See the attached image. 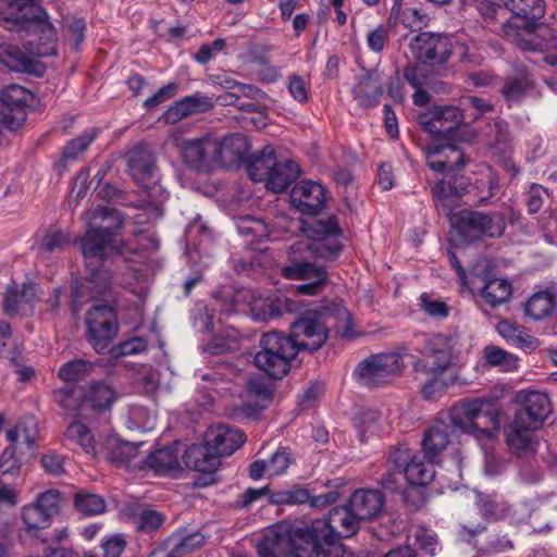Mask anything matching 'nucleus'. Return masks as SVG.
Instances as JSON below:
<instances>
[{"label": "nucleus", "mask_w": 557, "mask_h": 557, "mask_svg": "<svg viewBox=\"0 0 557 557\" xmlns=\"http://www.w3.org/2000/svg\"><path fill=\"white\" fill-rule=\"evenodd\" d=\"M383 504L384 499L379 491L361 488L352 493L348 505L359 520H368L381 511Z\"/></svg>", "instance_id": "30"}, {"label": "nucleus", "mask_w": 557, "mask_h": 557, "mask_svg": "<svg viewBox=\"0 0 557 557\" xmlns=\"http://www.w3.org/2000/svg\"><path fill=\"white\" fill-rule=\"evenodd\" d=\"M404 369L405 362L399 354H377L361 361L356 368V375L363 385L380 386L400 376Z\"/></svg>", "instance_id": "9"}, {"label": "nucleus", "mask_w": 557, "mask_h": 557, "mask_svg": "<svg viewBox=\"0 0 557 557\" xmlns=\"http://www.w3.org/2000/svg\"><path fill=\"white\" fill-rule=\"evenodd\" d=\"M409 50L412 57L421 63L431 61L443 63L451 54L447 38L433 33H420L412 37Z\"/></svg>", "instance_id": "16"}, {"label": "nucleus", "mask_w": 557, "mask_h": 557, "mask_svg": "<svg viewBox=\"0 0 557 557\" xmlns=\"http://www.w3.org/2000/svg\"><path fill=\"white\" fill-rule=\"evenodd\" d=\"M69 242H70V238L65 233L60 232V231H54V232L48 233L44 237V239L39 246V249L42 253H51V252H54V251L63 248Z\"/></svg>", "instance_id": "60"}, {"label": "nucleus", "mask_w": 557, "mask_h": 557, "mask_svg": "<svg viewBox=\"0 0 557 557\" xmlns=\"http://www.w3.org/2000/svg\"><path fill=\"white\" fill-rule=\"evenodd\" d=\"M288 527H271L257 545L259 557H295L288 545Z\"/></svg>", "instance_id": "23"}, {"label": "nucleus", "mask_w": 557, "mask_h": 557, "mask_svg": "<svg viewBox=\"0 0 557 557\" xmlns=\"http://www.w3.org/2000/svg\"><path fill=\"white\" fill-rule=\"evenodd\" d=\"M85 235L81 239V249L91 280H96L98 268L111 256L124 255L126 244L117 233L123 227L121 213L107 206L91 208L84 213Z\"/></svg>", "instance_id": "3"}, {"label": "nucleus", "mask_w": 557, "mask_h": 557, "mask_svg": "<svg viewBox=\"0 0 557 557\" xmlns=\"http://www.w3.org/2000/svg\"><path fill=\"white\" fill-rule=\"evenodd\" d=\"M557 311V286L549 285L534 292L524 302L523 312L533 321L549 319Z\"/></svg>", "instance_id": "20"}, {"label": "nucleus", "mask_w": 557, "mask_h": 557, "mask_svg": "<svg viewBox=\"0 0 557 557\" xmlns=\"http://www.w3.org/2000/svg\"><path fill=\"white\" fill-rule=\"evenodd\" d=\"M26 108V90L20 86L9 87L0 98V109Z\"/></svg>", "instance_id": "54"}, {"label": "nucleus", "mask_w": 557, "mask_h": 557, "mask_svg": "<svg viewBox=\"0 0 557 557\" xmlns=\"http://www.w3.org/2000/svg\"><path fill=\"white\" fill-rule=\"evenodd\" d=\"M26 121V110L22 107L12 109H0V124L8 129L16 131Z\"/></svg>", "instance_id": "55"}, {"label": "nucleus", "mask_w": 557, "mask_h": 557, "mask_svg": "<svg viewBox=\"0 0 557 557\" xmlns=\"http://www.w3.org/2000/svg\"><path fill=\"white\" fill-rule=\"evenodd\" d=\"M117 395L112 386L106 383L89 384L82 392V409L88 414L110 410Z\"/></svg>", "instance_id": "26"}, {"label": "nucleus", "mask_w": 557, "mask_h": 557, "mask_svg": "<svg viewBox=\"0 0 557 557\" xmlns=\"http://www.w3.org/2000/svg\"><path fill=\"white\" fill-rule=\"evenodd\" d=\"M36 299V287L32 284H24L21 289L8 287L4 295V310L9 314L27 312L32 310Z\"/></svg>", "instance_id": "36"}, {"label": "nucleus", "mask_w": 557, "mask_h": 557, "mask_svg": "<svg viewBox=\"0 0 557 557\" xmlns=\"http://www.w3.org/2000/svg\"><path fill=\"white\" fill-rule=\"evenodd\" d=\"M268 462V475L278 476L286 472L290 465L289 453L282 448L277 449L270 458Z\"/></svg>", "instance_id": "56"}, {"label": "nucleus", "mask_w": 557, "mask_h": 557, "mask_svg": "<svg viewBox=\"0 0 557 557\" xmlns=\"http://www.w3.org/2000/svg\"><path fill=\"white\" fill-rule=\"evenodd\" d=\"M459 233L469 239L497 237L505 231V219L497 212L461 211L457 215Z\"/></svg>", "instance_id": "11"}, {"label": "nucleus", "mask_w": 557, "mask_h": 557, "mask_svg": "<svg viewBox=\"0 0 557 557\" xmlns=\"http://www.w3.org/2000/svg\"><path fill=\"white\" fill-rule=\"evenodd\" d=\"M162 523V517L154 510H144L136 519V527L140 531L151 532Z\"/></svg>", "instance_id": "64"}, {"label": "nucleus", "mask_w": 557, "mask_h": 557, "mask_svg": "<svg viewBox=\"0 0 557 557\" xmlns=\"http://www.w3.org/2000/svg\"><path fill=\"white\" fill-rule=\"evenodd\" d=\"M26 24L28 53L37 57H50L57 53L55 29L47 12L35 14Z\"/></svg>", "instance_id": "15"}, {"label": "nucleus", "mask_w": 557, "mask_h": 557, "mask_svg": "<svg viewBox=\"0 0 557 557\" xmlns=\"http://www.w3.org/2000/svg\"><path fill=\"white\" fill-rule=\"evenodd\" d=\"M237 231L253 249H261L260 244L269 238L271 231L264 221L253 216H243L237 221Z\"/></svg>", "instance_id": "39"}, {"label": "nucleus", "mask_w": 557, "mask_h": 557, "mask_svg": "<svg viewBox=\"0 0 557 557\" xmlns=\"http://www.w3.org/2000/svg\"><path fill=\"white\" fill-rule=\"evenodd\" d=\"M485 361L491 367H499L503 371L510 372L518 368L519 359L497 346H486L483 350Z\"/></svg>", "instance_id": "45"}, {"label": "nucleus", "mask_w": 557, "mask_h": 557, "mask_svg": "<svg viewBox=\"0 0 557 557\" xmlns=\"http://www.w3.org/2000/svg\"><path fill=\"white\" fill-rule=\"evenodd\" d=\"M421 310L431 318L444 319L449 313V308L441 299L433 298L428 294H422L419 298Z\"/></svg>", "instance_id": "52"}, {"label": "nucleus", "mask_w": 557, "mask_h": 557, "mask_svg": "<svg viewBox=\"0 0 557 557\" xmlns=\"http://www.w3.org/2000/svg\"><path fill=\"white\" fill-rule=\"evenodd\" d=\"M90 418V414L88 418L75 417L64 432V440L67 444L81 448L86 455L95 458L98 454L95 434L91 428L84 422V420L89 421Z\"/></svg>", "instance_id": "28"}, {"label": "nucleus", "mask_w": 557, "mask_h": 557, "mask_svg": "<svg viewBox=\"0 0 557 557\" xmlns=\"http://www.w3.org/2000/svg\"><path fill=\"white\" fill-rule=\"evenodd\" d=\"M382 95L381 79L372 74L361 77L354 87V98L363 108L377 106Z\"/></svg>", "instance_id": "35"}, {"label": "nucleus", "mask_w": 557, "mask_h": 557, "mask_svg": "<svg viewBox=\"0 0 557 557\" xmlns=\"http://www.w3.org/2000/svg\"><path fill=\"white\" fill-rule=\"evenodd\" d=\"M212 108L213 102L209 97L195 94L175 101L166 109L162 119L166 124H175L189 115L206 112Z\"/></svg>", "instance_id": "25"}, {"label": "nucleus", "mask_w": 557, "mask_h": 557, "mask_svg": "<svg viewBox=\"0 0 557 557\" xmlns=\"http://www.w3.org/2000/svg\"><path fill=\"white\" fill-rule=\"evenodd\" d=\"M178 86L176 83H169L164 86H162L156 94H153L151 97L147 98L144 101V108L145 109H153L158 107L159 104L165 102L169 99H172L177 95Z\"/></svg>", "instance_id": "59"}, {"label": "nucleus", "mask_w": 557, "mask_h": 557, "mask_svg": "<svg viewBox=\"0 0 557 557\" xmlns=\"http://www.w3.org/2000/svg\"><path fill=\"white\" fill-rule=\"evenodd\" d=\"M92 364L82 359H74L64 363L59 370V377L65 382L83 380L91 370Z\"/></svg>", "instance_id": "49"}, {"label": "nucleus", "mask_w": 557, "mask_h": 557, "mask_svg": "<svg viewBox=\"0 0 557 557\" xmlns=\"http://www.w3.org/2000/svg\"><path fill=\"white\" fill-rule=\"evenodd\" d=\"M463 112L455 106L434 107L419 115L422 128L434 135L450 132L463 123Z\"/></svg>", "instance_id": "17"}, {"label": "nucleus", "mask_w": 557, "mask_h": 557, "mask_svg": "<svg viewBox=\"0 0 557 557\" xmlns=\"http://www.w3.org/2000/svg\"><path fill=\"white\" fill-rule=\"evenodd\" d=\"M480 294L487 305L496 307L509 300L512 286L505 277L485 276Z\"/></svg>", "instance_id": "37"}, {"label": "nucleus", "mask_w": 557, "mask_h": 557, "mask_svg": "<svg viewBox=\"0 0 557 557\" xmlns=\"http://www.w3.org/2000/svg\"><path fill=\"white\" fill-rule=\"evenodd\" d=\"M454 430L446 419H437L425 432L422 448L426 459L437 460L441 453L453 442Z\"/></svg>", "instance_id": "21"}, {"label": "nucleus", "mask_w": 557, "mask_h": 557, "mask_svg": "<svg viewBox=\"0 0 557 557\" xmlns=\"http://www.w3.org/2000/svg\"><path fill=\"white\" fill-rule=\"evenodd\" d=\"M298 350H317L327 338V327L321 321V315L317 312H310L290 326L289 336H286Z\"/></svg>", "instance_id": "12"}, {"label": "nucleus", "mask_w": 557, "mask_h": 557, "mask_svg": "<svg viewBox=\"0 0 557 557\" xmlns=\"http://www.w3.org/2000/svg\"><path fill=\"white\" fill-rule=\"evenodd\" d=\"M184 163L196 172H210L216 169L214 157V135L206 134L194 139L177 143Z\"/></svg>", "instance_id": "13"}, {"label": "nucleus", "mask_w": 557, "mask_h": 557, "mask_svg": "<svg viewBox=\"0 0 557 557\" xmlns=\"http://www.w3.org/2000/svg\"><path fill=\"white\" fill-rule=\"evenodd\" d=\"M97 137V132L95 129L84 133L82 136L76 137L69 141V144L63 149V156L65 159H75L78 154L84 152L89 145Z\"/></svg>", "instance_id": "53"}, {"label": "nucleus", "mask_w": 557, "mask_h": 557, "mask_svg": "<svg viewBox=\"0 0 557 557\" xmlns=\"http://www.w3.org/2000/svg\"><path fill=\"white\" fill-rule=\"evenodd\" d=\"M178 457L177 447L169 446L151 453L147 458H144L143 465L158 475H170L180 469Z\"/></svg>", "instance_id": "34"}, {"label": "nucleus", "mask_w": 557, "mask_h": 557, "mask_svg": "<svg viewBox=\"0 0 557 557\" xmlns=\"http://www.w3.org/2000/svg\"><path fill=\"white\" fill-rule=\"evenodd\" d=\"M22 519L27 527V531L32 532L45 529L51 524L52 518L40 508L35 502L22 509Z\"/></svg>", "instance_id": "47"}, {"label": "nucleus", "mask_w": 557, "mask_h": 557, "mask_svg": "<svg viewBox=\"0 0 557 557\" xmlns=\"http://www.w3.org/2000/svg\"><path fill=\"white\" fill-rule=\"evenodd\" d=\"M429 376L428 381L422 385L421 394L424 399L433 400L441 396L447 387L446 381L443 375L425 374Z\"/></svg>", "instance_id": "58"}, {"label": "nucleus", "mask_w": 557, "mask_h": 557, "mask_svg": "<svg viewBox=\"0 0 557 557\" xmlns=\"http://www.w3.org/2000/svg\"><path fill=\"white\" fill-rule=\"evenodd\" d=\"M496 329L504 339L525 352H531L540 346L539 338L530 334L524 326L503 320L497 323Z\"/></svg>", "instance_id": "32"}, {"label": "nucleus", "mask_w": 557, "mask_h": 557, "mask_svg": "<svg viewBox=\"0 0 557 557\" xmlns=\"http://www.w3.org/2000/svg\"><path fill=\"white\" fill-rule=\"evenodd\" d=\"M55 403L69 412H74L75 417L88 418V413L82 409V394L77 395L72 387H62L54 392Z\"/></svg>", "instance_id": "46"}, {"label": "nucleus", "mask_w": 557, "mask_h": 557, "mask_svg": "<svg viewBox=\"0 0 557 557\" xmlns=\"http://www.w3.org/2000/svg\"><path fill=\"white\" fill-rule=\"evenodd\" d=\"M4 2L12 11H16V14H12V18L18 22L27 23L29 18H34L35 14L45 12L35 7V0H4Z\"/></svg>", "instance_id": "50"}, {"label": "nucleus", "mask_w": 557, "mask_h": 557, "mask_svg": "<svg viewBox=\"0 0 557 557\" xmlns=\"http://www.w3.org/2000/svg\"><path fill=\"white\" fill-rule=\"evenodd\" d=\"M426 162L435 172L460 171L467 163L465 153L450 144L430 147Z\"/></svg>", "instance_id": "22"}, {"label": "nucleus", "mask_w": 557, "mask_h": 557, "mask_svg": "<svg viewBox=\"0 0 557 557\" xmlns=\"http://www.w3.org/2000/svg\"><path fill=\"white\" fill-rule=\"evenodd\" d=\"M205 442L213 449L216 456H231L245 443L244 433L226 424L210 426L205 434Z\"/></svg>", "instance_id": "18"}, {"label": "nucleus", "mask_w": 557, "mask_h": 557, "mask_svg": "<svg viewBox=\"0 0 557 557\" xmlns=\"http://www.w3.org/2000/svg\"><path fill=\"white\" fill-rule=\"evenodd\" d=\"M460 351V337L456 333L433 334L426 338L413 368L418 373L444 375L458 363Z\"/></svg>", "instance_id": "6"}, {"label": "nucleus", "mask_w": 557, "mask_h": 557, "mask_svg": "<svg viewBox=\"0 0 557 557\" xmlns=\"http://www.w3.org/2000/svg\"><path fill=\"white\" fill-rule=\"evenodd\" d=\"M214 157L216 168L231 165L239 161L248 149L246 138L239 134L224 137L214 135Z\"/></svg>", "instance_id": "27"}, {"label": "nucleus", "mask_w": 557, "mask_h": 557, "mask_svg": "<svg viewBox=\"0 0 557 557\" xmlns=\"http://www.w3.org/2000/svg\"><path fill=\"white\" fill-rule=\"evenodd\" d=\"M446 421L455 433L469 434L475 440H492L500 426V411L488 398H472L454 405Z\"/></svg>", "instance_id": "4"}, {"label": "nucleus", "mask_w": 557, "mask_h": 557, "mask_svg": "<svg viewBox=\"0 0 557 557\" xmlns=\"http://www.w3.org/2000/svg\"><path fill=\"white\" fill-rule=\"evenodd\" d=\"M290 201L302 213H317L324 206L325 189L318 182L301 181L292 188Z\"/></svg>", "instance_id": "19"}, {"label": "nucleus", "mask_w": 557, "mask_h": 557, "mask_svg": "<svg viewBox=\"0 0 557 557\" xmlns=\"http://www.w3.org/2000/svg\"><path fill=\"white\" fill-rule=\"evenodd\" d=\"M412 457L413 456L411 455V450L405 446L395 448L391 451L388 460L393 465L394 471L382 480V485L384 488L391 491L397 490V480L395 476L404 474V468L407 463H409Z\"/></svg>", "instance_id": "44"}, {"label": "nucleus", "mask_w": 557, "mask_h": 557, "mask_svg": "<svg viewBox=\"0 0 557 557\" xmlns=\"http://www.w3.org/2000/svg\"><path fill=\"white\" fill-rule=\"evenodd\" d=\"M87 339L96 352L102 354L116 337L119 325L110 306H94L86 314Z\"/></svg>", "instance_id": "10"}, {"label": "nucleus", "mask_w": 557, "mask_h": 557, "mask_svg": "<svg viewBox=\"0 0 557 557\" xmlns=\"http://www.w3.org/2000/svg\"><path fill=\"white\" fill-rule=\"evenodd\" d=\"M515 403L520 406L515 418L519 422L539 430L552 412V404L547 394L537 391H519Z\"/></svg>", "instance_id": "14"}, {"label": "nucleus", "mask_w": 557, "mask_h": 557, "mask_svg": "<svg viewBox=\"0 0 557 557\" xmlns=\"http://www.w3.org/2000/svg\"><path fill=\"white\" fill-rule=\"evenodd\" d=\"M126 547V540L122 534L107 536L101 543L103 557H121Z\"/></svg>", "instance_id": "61"}, {"label": "nucleus", "mask_w": 557, "mask_h": 557, "mask_svg": "<svg viewBox=\"0 0 557 557\" xmlns=\"http://www.w3.org/2000/svg\"><path fill=\"white\" fill-rule=\"evenodd\" d=\"M183 462L190 470L211 473L219 468L220 458L205 442L188 446L183 455Z\"/></svg>", "instance_id": "29"}, {"label": "nucleus", "mask_w": 557, "mask_h": 557, "mask_svg": "<svg viewBox=\"0 0 557 557\" xmlns=\"http://www.w3.org/2000/svg\"><path fill=\"white\" fill-rule=\"evenodd\" d=\"M299 175V166L293 160L284 162L275 161L274 168L271 170L265 186L269 190L277 194L285 190L289 184Z\"/></svg>", "instance_id": "38"}, {"label": "nucleus", "mask_w": 557, "mask_h": 557, "mask_svg": "<svg viewBox=\"0 0 557 557\" xmlns=\"http://www.w3.org/2000/svg\"><path fill=\"white\" fill-rule=\"evenodd\" d=\"M534 431L536 430L523 422H519L518 419L513 417L512 421L504 431L506 444L510 449L519 454L532 453L537 446V442L532 434Z\"/></svg>", "instance_id": "31"}, {"label": "nucleus", "mask_w": 557, "mask_h": 557, "mask_svg": "<svg viewBox=\"0 0 557 557\" xmlns=\"http://www.w3.org/2000/svg\"><path fill=\"white\" fill-rule=\"evenodd\" d=\"M104 457L108 461L126 468H144V457L133 443L110 437L106 442Z\"/></svg>", "instance_id": "24"}, {"label": "nucleus", "mask_w": 557, "mask_h": 557, "mask_svg": "<svg viewBox=\"0 0 557 557\" xmlns=\"http://www.w3.org/2000/svg\"><path fill=\"white\" fill-rule=\"evenodd\" d=\"M403 23L410 29H421L429 23L428 14L419 8H409L403 13Z\"/></svg>", "instance_id": "62"}, {"label": "nucleus", "mask_w": 557, "mask_h": 557, "mask_svg": "<svg viewBox=\"0 0 557 557\" xmlns=\"http://www.w3.org/2000/svg\"><path fill=\"white\" fill-rule=\"evenodd\" d=\"M425 458V455L423 457L414 455L404 468V475L411 485H425L433 480L435 475L433 463L436 460H424Z\"/></svg>", "instance_id": "40"}, {"label": "nucleus", "mask_w": 557, "mask_h": 557, "mask_svg": "<svg viewBox=\"0 0 557 557\" xmlns=\"http://www.w3.org/2000/svg\"><path fill=\"white\" fill-rule=\"evenodd\" d=\"M513 14L504 25V36L523 51H537L542 42L533 29L545 14L543 0H500Z\"/></svg>", "instance_id": "5"}, {"label": "nucleus", "mask_w": 557, "mask_h": 557, "mask_svg": "<svg viewBox=\"0 0 557 557\" xmlns=\"http://www.w3.org/2000/svg\"><path fill=\"white\" fill-rule=\"evenodd\" d=\"M478 506L485 517L494 519L502 518L508 511V506L505 502H498L491 495H479Z\"/></svg>", "instance_id": "51"}, {"label": "nucleus", "mask_w": 557, "mask_h": 557, "mask_svg": "<svg viewBox=\"0 0 557 557\" xmlns=\"http://www.w3.org/2000/svg\"><path fill=\"white\" fill-rule=\"evenodd\" d=\"M156 159L146 147H136L128 153V171L135 183L147 194V206L152 209L156 216L163 213V203L169 194L154 178Z\"/></svg>", "instance_id": "7"}, {"label": "nucleus", "mask_w": 557, "mask_h": 557, "mask_svg": "<svg viewBox=\"0 0 557 557\" xmlns=\"http://www.w3.org/2000/svg\"><path fill=\"white\" fill-rule=\"evenodd\" d=\"M37 425L33 417L20 420L14 429L7 431V440L12 444L23 443L32 449L36 442Z\"/></svg>", "instance_id": "43"}, {"label": "nucleus", "mask_w": 557, "mask_h": 557, "mask_svg": "<svg viewBox=\"0 0 557 557\" xmlns=\"http://www.w3.org/2000/svg\"><path fill=\"white\" fill-rule=\"evenodd\" d=\"M0 63L15 72H30L33 67L30 55L10 44L0 45Z\"/></svg>", "instance_id": "42"}, {"label": "nucleus", "mask_w": 557, "mask_h": 557, "mask_svg": "<svg viewBox=\"0 0 557 557\" xmlns=\"http://www.w3.org/2000/svg\"><path fill=\"white\" fill-rule=\"evenodd\" d=\"M305 237L287 248V263L280 267L283 277L294 281H308L296 287L298 294L314 296L329 283L324 267L310 262V259H335L342 250L341 230L333 220H315L304 227Z\"/></svg>", "instance_id": "1"}, {"label": "nucleus", "mask_w": 557, "mask_h": 557, "mask_svg": "<svg viewBox=\"0 0 557 557\" xmlns=\"http://www.w3.org/2000/svg\"><path fill=\"white\" fill-rule=\"evenodd\" d=\"M457 177L451 180H440L432 188L435 206L443 213L449 215L455 207L458 206V199L465 193L463 186H457Z\"/></svg>", "instance_id": "33"}, {"label": "nucleus", "mask_w": 557, "mask_h": 557, "mask_svg": "<svg viewBox=\"0 0 557 557\" xmlns=\"http://www.w3.org/2000/svg\"><path fill=\"white\" fill-rule=\"evenodd\" d=\"M359 521L348 505L331 509L327 519H317L310 527L299 528L288 522L274 527H288V545L295 557H343L341 540L355 535Z\"/></svg>", "instance_id": "2"}, {"label": "nucleus", "mask_w": 557, "mask_h": 557, "mask_svg": "<svg viewBox=\"0 0 557 557\" xmlns=\"http://www.w3.org/2000/svg\"><path fill=\"white\" fill-rule=\"evenodd\" d=\"M37 505L52 518L57 515L62 505V496L59 491L50 490L37 497Z\"/></svg>", "instance_id": "57"}, {"label": "nucleus", "mask_w": 557, "mask_h": 557, "mask_svg": "<svg viewBox=\"0 0 557 557\" xmlns=\"http://www.w3.org/2000/svg\"><path fill=\"white\" fill-rule=\"evenodd\" d=\"M260 350L253 357L255 366L273 379H282L296 357L293 343L282 333H264L259 342Z\"/></svg>", "instance_id": "8"}, {"label": "nucleus", "mask_w": 557, "mask_h": 557, "mask_svg": "<svg viewBox=\"0 0 557 557\" xmlns=\"http://www.w3.org/2000/svg\"><path fill=\"white\" fill-rule=\"evenodd\" d=\"M75 508L87 516L100 515L104 511L106 505L102 497L99 495L79 491L74 499Z\"/></svg>", "instance_id": "48"}, {"label": "nucleus", "mask_w": 557, "mask_h": 557, "mask_svg": "<svg viewBox=\"0 0 557 557\" xmlns=\"http://www.w3.org/2000/svg\"><path fill=\"white\" fill-rule=\"evenodd\" d=\"M275 161L274 149L270 146L264 147L247 165L249 177L255 182H267Z\"/></svg>", "instance_id": "41"}, {"label": "nucleus", "mask_w": 557, "mask_h": 557, "mask_svg": "<svg viewBox=\"0 0 557 557\" xmlns=\"http://www.w3.org/2000/svg\"><path fill=\"white\" fill-rule=\"evenodd\" d=\"M20 469V462L15 457V447L9 446L0 456V475H16Z\"/></svg>", "instance_id": "63"}]
</instances>
